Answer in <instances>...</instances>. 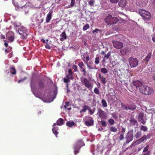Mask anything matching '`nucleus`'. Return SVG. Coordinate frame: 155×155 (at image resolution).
Instances as JSON below:
<instances>
[{"mask_svg": "<svg viewBox=\"0 0 155 155\" xmlns=\"http://www.w3.org/2000/svg\"><path fill=\"white\" fill-rule=\"evenodd\" d=\"M90 112V115H92L94 113V112H93L92 110L91 109V108L89 107L88 109V110Z\"/></svg>", "mask_w": 155, "mask_h": 155, "instance_id": "6e6d98bb", "label": "nucleus"}, {"mask_svg": "<svg viewBox=\"0 0 155 155\" xmlns=\"http://www.w3.org/2000/svg\"><path fill=\"white\" fill-rule=\"evenodd\" d=\"M130 50V49L127 47H126L124 48L120 49V52L123 55H126L129 53Z\"/></svg>", "mask_w": 155, "mask_h": 155, "instance_id": "4468645a", "label": "nucleus"}, {"mask_svg": "<svg viewBox=\"0 0 155 155\" xmlns=\"http://www.w3.org/2000/svg\"><path fill=\"white\" fill-rule=\"evenodd\" d=\"M30 85L31 89L34 88L35 87V84H34L33 79H32L31 80Z\"/></svg>", "mask_w": 155, "mask_h": 155, "instance_id": "4c0bfd02", "label": "nucleus"}, {"mask_svg": "<svg viewBox=\"0 0 155 155\" xmlns=\"http://www.w3.org/2000/svg\"><path fill=\"white\" fill-rule=\"evenodd\" d=\"M97 114L101 119H106L107 118V114L102 109L99 108L97 110Z\"/></svg>", "mask_w": 155, "mask_h": 155, "instance_id": "9d476101", "label": "nucleus"}, {"mask_svg": "<svg viewBox=\"0 0 155 155\" xmlns=\"http://www.w3.org/2000/svg\"><path fill=\"white\" fill-rule=\"evenodd\" d=\"M68 72L69 73V74L72 75L73 74V72L71 69H69L68 70Z\"/></svg>", "mask_w": 155, "mask_h": 155, "instance_id": "680f3d73", "label": "nucleus"}, {"mask_svg": "<svg viewBox=\"0 0 155 155\" xmlns=\"http://www.w3.org/2000/svg\"><path fill=\"white\" fill-rule=\"evenodd\" d=\"M89 107V106L87 105H85L83 106V109L81 110L80 112V113H81L82 112H84L86 111L87 110H88V109Z\"/></svg>", "mask_w": 155, "mask_h": 155, "instance_id": "c85d7f7f", "label": "nucleus"}, {"mask_svg": "<svg viewBox=\"0 0 155 155\" xmlns=\"http://www.w3.org/2000/svg\"><path fill=\"white\" fill-rule=\"evenodd\" d=\"M56 125V123H54L53 124V127L52 129V131L53 133L55 135L56 137H57V135H58V132L56 130L58 129V127H54V126Z\"/></svg>", "mask_w": 155, "mask_h": 155, "instance_id": "6ab92c4d", "label": "nucleus"}, {"mask_svg": "<svg viewBox=\"0 0 155 155\" xmlns=\"http://www.w3.org/2000/svg\"><path fill=\"white\" fill-rule=\"evenodd\" d=\"M53 13V12L51 10H50L49 12V13L47 15L46 18V23H48L51 19Z\"/></svg>", "mask_w": 155, "mask_h": 155, "instance_id": "dca6fc26", "label": "nucleus"}, {"mask_svg": "<svg viewBox=\"0 0 155 155\" xmlns=\"http://www.w3.org/2000/svg\"><path fill=\"white\" fill-rule=\"evenodd\" d=\"M152 39L153 41L155 42V32L153 34L152 36Z\"/></svg>", "mask_w": 155, "mask_h": 155, "instance_id": "bf43d9fd", "label": "nucleus"}, {"mask_svg": "<svg viewBox=\"0 0 155 155\" xmlns=\"http://www.w3.org/2000/svg\"><path fill=\"white\" fill-rule=\"evenodd\" d=\"M46 45H45V48L48 49H51V47L47 43H46Z\"/></svg>", "mask_w": 155, "mask_h": 155, "instance_id": "4d7b16f0", "label": "nucleus"}, {"mask_svg": "<svg viewBox=\"0 0 155 155\" xmlns=\"http://www.w3.org/2000/svg\"><path fill=\"white\" fill-rule=\"evenodd\" d=\"M85 124L86 126H91L94 124V121L92 117L86 116L85 117Z\"/></svg>", "mask_w": 155, "mask_h": 155, "instance_id": "1a4fd4ad", "label": "nucleus"}, {"mask_svg": "<svg viewBox=\"0 0 155 155\" xmlns=\"http://www.w3.org/2000/svg\"><path fill=\"white\" fill-rule=\"evenodd\" d=\"M26 79V78H23L21 79V80H18V83H19L21 82H23Z\"/></svg>", "mask_w": 155, "mask_h": 155, "instance_id": "5fc2aeb1", "label": "nucleus"}, {"mask_svg": "<svg viewBox=\"0 0 155 155\" xmlns=\"http://www.w3.org/2000/svg\"><path fill=\"white\" fill-rule=\"evenodd\" d=\"M121 131L122 133H124L125 131V128L123 127H122Z\"/></svg>", "mask_w": 155, "mask_h": 155, "instance_id": "e2e57ef3", "label": "nucleus"}, {"mask_svg": "<svg viewBox=\"0 0 155 155\" xmlns=\"http://www.w3.org/2000/svg\"><path fill=\"white\" fill-rule=\"evenodd\" d=\"M101 72L103 73L106 74L107 73L108 71L107 69L105 68H103L101 69Z\"/></svg>", "mask_w": 155, "mask_h": 155, "instance_id": "58836bf2", "label": "nucleus"}, {"mask_svg": "<svg viewBox=\"0 0 155 155\" xmlns=\"http://www.w3.org/2000/svg\"><path fill=\"white\" fill-rule=\"evenodd\" d=\"M128 110H134L136 108V106L134 104L127 105Z\"/></svg>", "mask_w": 155, "mask_h": 155, "instance_id": "393cba45", "label": "nucleus"}, {"mask_svg": "<svg viewBox=\"0 0 155 155\" xmlns=\"http://www.w3.org/2000/svg\"><path fill=\"white\" fill-rule=\"evenodd\" d=\"M6 36L7 39L8 40V42H12L14 41V35L12 31L8 32L6 33Z\"/></svg>", "mask_w": 155, "mask_h": 155, "instance_id": "9b49d317", "label": "nucleus"}, {"mask_svg": "<svg viewBox=\"0 0 155 155\" xmlns=\"http://www.w3.org/2000/svg\"><path fill=\"white\" fill-rule=\"evenodd\" d=\"M72 68L74 70L75 72H76L78 71V67L77 65H74L72 66Z\"/></svg>", "mask_w": 155, "mask_h": 155, "instance_id": "8fccbe9b", "label": "nucleus"}, {"mask_svg": "<svg viewBox=\"0 0 155 155\" xmlns=\"http://www.w3.org/2000/svg\"><path fill=\"white\" fill-rule=\"evenodd\" d=\"M110 131L115 132L117 131V128L114 127H110Z\"/></svg>", "mask_w": 155, "mask_h": 155, "instance_id": "f704fd0d", "label": "nucleus"}, {"mask_svg": "<svg viewBox=\"0 0 155 155\" xmlns=\"http://www.w3.org/2000/svg\"><path fill=\"white\" fill-rule=\"evenodd\" d=\"M113 44L114 47L117 49H120L123 47L122 43L118 41H114Z\"/></svg>", "mask_w": 155, "mask_h": 155, "instance_id": "2eb2a0df", "label": "nucleus"}, {"mask_svg": "<svg viewBox=\"0 0 155 155\" xmlns=\"http://www.w3.org/2000/svg\"><path fill=\"white\" fill-rule=\"evenodd\" d=\"M139 13L144 21L150 20L151 17L150 13L145 10L143 9L140 10Z\"/></svg>", "mask_w": 155, "mask_h": 155, "instance_id": "7ed1b4c3", "label": "nucleus"}, {"mask_svg": "<svg viewBox=\"0 0 155 155\" xmlns=\"http://www.w3.org/2000/svg\"><path fill=\"white\" fill-rule=\"evenodd\" d=\"M140 129L144 132H146L147 131L148 129L146 126L142 125L140 127Z\"/></svg>", "mask_w": 155, "mask_h": 155, "instance_id": "473e14b6", "label": "nucleus"}, {"mask_svg": "<svg viewBox=\"0 0 155 155\" xmlns=\"http://www.w3.org/2000/svg\"><path fill=\"white\" fill-rule=\"evenodd\" d=\"M60 36L61 37H62V38H61L60 39V40L61 41H64V39H65L67 38V36L65 31L63 32Z\"/></svg>", "mask_w": 155, "mask_h": 155, "instance_id": "a878e982", "label": "nucleus"}, {"mask_svg": "<svg viewBox=\"0 0 155 155\" xmlns=\"http://www.w3.org/2000/svg\"><path fill=\"white\" fill-rule=\"evenodd\" d=\"M70 74H68V75H66V78H68V79H69V80H70Z\"/></svg>", "mask_w": 155, "mask_h": 155, "instance_id": "338daca9", "label": "nucleus"}, {"mask_svg": "<svg viewBox=\"0 0 155 155\" xmlns=\"http://www.w3.org/2000/svg\"><path fill=\"white\" fill-rule=\"evenodd\" d=\"M94 2V0H91L88 2V3L91 6H93Z\"/></svg>", "mask_w": 155, "mask_h": 155, "instance_id": "3c124183", "label": "nucleus"}, {"mask_svg": "<svg viewBox=\"0 0 155 155\" xmlns=\"http://www.w3.org/2000/svg\"><path fill=\"white\" fill-rule=\"evenodd\" d=\"M67 126L69 127H71L75 125V124L73 121H68L66 124Z\"/></svg>", "mask_w": 155, "mask_h": 155, "instance_id": "cd10ccee", "label": "nucleus"}, {"mask_svg": "<svg viewBox=\"0 0 155 155\" xmlns=\"http://www.w3.org/2000/svg\"><path fill=\"white\" fill-rule=\"evenodd\" d=\"M78 65L80 68H83L84 66L85 67L82 61L79 62Z\"/></svg>", "mask_w": 155, "mask_h": 155, "instance_id": "ea45409f", "label": "nucleus"}, {"mask_svg": "<svg viewBox=\"0 0 155 155\" xmlns=\"http://www.w3.org/2000/svg\"><path fill=\"white\" fill-rule=\"evenodd\" d=\"M152 56V53L150 52L148 54L147 56L145 58V61L146 62H148Z\"/></svg>", "mask_w": 155, "mask_h": 155, "instance_id": "c756f323", "label": "nucleus"}, {"mask_svg": "<svg viewBox=\"0 0 155 155\" xmlns=\"http://www.w3.org/2000/svg\"><path fill=\"white\" fill-rule=\"evenodd\" d=\"M81 81L85 87L89 89L92 88L93 85L91 84L90 81L87 78L84 77H81Z\"/></svg>", "mask_w": 155, "mask_h": 155, "instance_id": "39448f33", "label": "nucleus"}, {"mask_svg": "<svg viewBox=\"0 0 155 155\" xmlns=\"http://www.w3.org/2000/svg\"><path fill=\"white\" fill-rule=\"evenodd\" d=\"M89 28V25L88 24H86V25H84L83 27V30L84 31H85L87 30Z\"/></svg>", "mask_w": 155, "mask_h": 155, "instance_id": "c03bdc74", "label": "nucleus"}, {"mask_svg": "<svg viewBox=\"0 0 155 155\" xmlns=\"http://www.w3.org/2000/svg\"><path fill=\"white\" fill-rule=\"evenodd\" d=\"M111 115L113 117L114 119H116L118 118V116L115 113H111Z\"/></svg>", "mask_w": 155, "mask_h": 155, "instance_id": "09e8293b", "label": "nucleus"}, {"mask_svg": "<svg viewBox=\"0 0 155 155\" xmlns=\"http://www.w3.org/2000/svg\"><path fill=\"white\" fill-rule=\"evenodd\" d=\"M106 59L104 57V58H103L102 60V62L103 63L105 62L106 61Z\"/></svg>", "mask_w": 155, "mask_h": 155, "instance_id": "774afa93", "label": "nucleus"}, {"mask_svg": "<svg viewBox=\"0 0 155 155\" xmlns=\"http://www.w3.org/2000/svg\"><path fill=\"white\" fill-rule=\"evenodd\" d=\"M124 138V136L123 134H121L119 136V139L120 140H122Z\"/></svg>", "mask_w": 155, "mask_h": 155, "instance_id": "13d9d810", "label": "nucleus"}, {"mask_svg": "<svg viewBox=\"0 0 155 155\" xmlns=\"http://www.w3.org/2000/svg\"><path fill=\"white\" fill-rule=\"evenodd\" d=\"M111 52L110 51H109L108 52L107 54H105L104 57L106 59H108L110 56Z\"/></svg>", "mask_w": 155, "mask_h": 155, "instance_id": "37998d69", "label": "nucleus"}, {"mask_svg": "<svg viewBox=\"0 0 155 155\" xmlns=\"http://www.w3.org/2000/svg\"><path fill=\"white\" fill-rule=\"evenodd\" d=\"M65 83H68L70 82V80H69L68 78H64L63 79Z\"/></svg>", "mask_w": 155, "mask_h": 155, "instance_id": "603ef678", "label": "nucleus"}, {"mask_svg": "<svg viewBox=\"0 0 155 155\" xmlns=\"http://www.w3.org/2000/svg\"><path fill=\"white\" fill-rule=\"evenodd\" d=\"M57 125L61 126L64 124V120L62 118L59 119L57 121Z\"/></svg>", "mask_w": 155, "mask_h": 155, "instance_id": "bb28decb", "label": "nucleus"}, {"mask_svg": "<svg viewBox=\"0 0 155 155\" xmlns=\"http://www.w3.org/2000/svg\"><path fill=\"white\" fill-rule=\"evenodd\" d=\"M99 57H96L95 58L94 63L96 65L98 64L99 63Z\"/></svg>", "mask_w": 155, "mask_h": 155, "instance_id": "a19ab883", "label": "nucleus"}, {"mask_svg": "<svg viewBox=\"0 0 155 155\" xmlns=\"http://www.w3.org/2000/svg\"><path fill=\"white\" fill-rule=\"evenodd\" d=\"M9 69L11 74L13 75H15L16 74V71L14 65H12V67H11L9 68Z\"/></svg>", "mask_w": 155, "mask_h": 155, "instance_id": "5701e85b", "label": "nucleus"}, {"mask_svg": "<svg viewBox=\"0 0 155 155\" xmlns=\"http://www.w3.org/2000/svg\"><path fill=\"white\" fill-rule=\"evenodd\" d=\"M120 104L121 108H122L123 109L128 110L127 105V106L125 105L123 102H120Z\"/></svg>", "mask_w": 155, "mask_h": 155, "instance_id": "2f4dec72", "label": "nucleus"}, {"mask_svg": "<svg viewBox=\"0 0 155 155\" xmlns=\"http://www.w3.org/2000/svg\"><path fill=\"white\" fill-rule=\"evenodd\" d=\"M142 135L141 132L140 131H137L135 134L134 137L136 138H138L140 137Z\"/></svg>", "mask_w": 155, "mask_h": 155, "instance_id": "7c9ffc66", "label": "nucleus"}, {"mask_svg": "<svg viewBox=\"0 0 155 155\" xmlns=\"http://www.w3.org/2000/svg\"><path fill=\"white\" fill-rule=\"evenodd\" d=\"M102 31V30L99 29L97 28L95 29L94 30H93L92 31V32L93 34H95V33H98V32L101 33Z\"/></svg>", "mask_w": 155, "mask_h": 155, "instance_id": "c9c22d12", "label": "nucleus"}, {"mask_svg": "<svg viewBox=\"0 0 155 155\" xmlns=\"http://www.w3.org/2000/svg\"><path fill=\"white\" fill-rule=\"evenodd\" d=\"M134 136L133 130H129L127 134L126 137V143H129L130 141H132L133 139Z\"/></svg>", "mask_w": 155, "mask_h": 155, "instance_id": "0eeeda50", "label": "nucleus"}, {"mask_svg": "<svg viewBox=\"0 0 155 155\" xmlns=\"http://www.w3.org/2000/svg\"><path fill=\"white\" fill-rule=\"evenodd\" d=\"M27 30L25 28H21L19 31V34L21 35L23 39H26L28 36Z\"/></svg>", "mask_w": 155, "mask_h": 155, "instance_id": "f8f14e48", "label": "nucleus"}, {"mask_svg": "<svg viewBox=\"0 0 155 155\" xmlns=\"http://www.w3.org/2000/svg\"><path fill=\"white\" fill-rule=\"evenodd\" d=\"M75 2V0H71V4L70 5V7H72L74 6Z\"/></svg>", "mask_w": 155, "mask_h": 155, "instance_id": "de8ad7c7", "label": "nucleus"}, {"mask_svg": "<svg viewBox=\"0 0 155 155\" xmlns=\"http://www.w3.org/2000/svg\"><path fill=\"white\" fill-rule=\"evenodd\" d=\"M82 71L83 72V75L84 76H86V71L85 69L84 68H83Z\"/></svg>", "mask_w": 155, "mask_h": 155, "instance_id": "864d4df0", "label": "nucleus"}, {"mask_svg": "<svg viewBox=\"0 0 155 155\" xmlns=\"http://www.w3.org/2000/svg\"><path fill=\"white\" fill-rule=\"evenodd\" d=\"M130 124L133 125H137V126L138 123L137 121L133 117L130 118Z\"/></svg>", "mask_w": 155, "mask_h": 155, "instance_id": "a211bd4d", "label": "nucleus"}, {"mask_svg": "<svg viewBox=\"0 0 155 155\" xmlns=\"http://www.w3.org/2000/svg\"><path fill=\"white\" fill-rule=\"evenodd\" d=\"M149 145H147L146 147H144L143 152V153H145L143 155H149L150 153V151H148V148L149 147Z\"/></svg>", "mask_w": 155, "mask_h": 155, "instance_id": "f3484780", "label": "nucleus"}, {"mask_svg": "<svg viewBox=\"0 0 155 155\" xmlns=\"http://www.w3.org/2000/svg\"><path fill=\"white\" fill-rule=\"evenodd\" d=\"M84 145V143L82 140H79L78 142L77 143L74 147V154L76 155L77 154L79 153L81 147Z\"/></svg>", "mask_w": 155, "mask_h": 155, "instance_id": "20e7f679", "label": "nucleus"}, {"mask_svg": "<svg viewBox=\"0 0 155 155\" xmlns=\"http://www.w3.org/2000/svg\"><path fill=\"white\" fill-rule=\"evenodd\" d=\"M101 124L103 127H106L107 125L106 122L104 120H101Z\"/></svg>", "mask_w": 155, "mask_h": 155, "instance_id": "a18cd8bd", "label": "nucleus"}, {"mask_svg": "<svg viewBox=\"0 0 155 155\" xmlns=\"http://www.w3.org/2000/svg\"><path fill=\"white\" fill-rule=\"evenodd\" d=\"M101 103H102V106L104 107H107V103L106 101L105 100L103 99L102 100Z\"/></svg>", "mask_w": 155, "mask_h": 155, "instance_id": "72a5a7b5", "label": "nucleus"}, {"mask_svg": "<svg viewBox=\"0 0 155 155\" xmlns=\"http://www.w3.org/2000/svg\"><path fill=\"white\" fill-rule=\"evenodd\" d=\"M138 119L139 121L143 124H145L146 121L144 120L143 117L142 115H139L138 116Z\"/></svg>", "mask_w": 155, "mask_h": 155, "instance_id": "412c9836", "label": "nucleus"}, {"mask_svg": "<svg viewBox=\"0 0 155 155\" xmlns=\"http://www.w3.org/2000/svg\"><path fill=\"white\" fill-rule=\"evenodd\" d=\"M94 93L98 95L100 94L99 91L97 87H96L94 88Z\"/></svg>", "mask_w": 155, "mask_h": 155, "instance_id": "79ce46f5", "label": "nucleus"}, {"mask_svg": "<svg viewBox=\"0 0 155 155\" xmlns=\"http://www.w3.org/2000/svg\"><path fill=\"white\" fill-rule=\"evenodd\" d=\"M38 89L42 90L44 89L45 86V81L43 79H38L37 81Z\"/></svg>", "mask_w": 155, "mask_h": 155, "instance_id": "6e6552de", "label": "nucleus"}, {"mask_svg": "<svg viewBox=\"0 0 155 155\" xmlns=\"http://www.w3.org/2000/svg\"><path fill=\"white\" fill-rule=\"evenodd\" d=\"M69 102H66L65 103V105L64 106V107L65 108H67L68 110H70L71 109V108H67V107H68L69 106Z\"/></svg>", "mask_w": 155, "mask_h": 155, "instance_id": "49530a36", "label": "nucleus"}, {"mask_svg": "<svg viewBox=\"0 0 155 155\" xmlns=\"http://www.w3.org/2000/svg\"><path fill=\"white\" fill-rule=\"evenodd\" d=\"M127 1L125 0H123L119 1L118 5L120 7H125L126 5Z\"/></svg>", "mask_w": 155, "mask_h": 155, "instance_id": "4be33fe9", "label": "nucleus"}, {"mask_svg": "<svg viewBox=\"0 0 155 155\" xmlns=\"http://www.w3.org/2000/svg\"><path fill=\"white\" fill-rule=\"evenodd\" d=\"M132 84L134 87H136L137 89L139 88L140 89L141 87L142 86V83L139 81H133Z\"/></svg>", "mask_w": 155, "mask_h": 155, "instance_id": "ddd939ff", "label": "nucleus"}, {"mask_svg": "<svg viewBox=\"0 0 155 155\" xmlns=\"http://www.w3.org/2000/svg\"><path fill=\"white\" fill-rule=\"evenodd\" d=\"M147 136L144 135L141 138L138 140L137 141V142L138 143H140L144 140H147Z\"/></svg>", "mask_w": 155, "mask_h": 155, "instance_id": "aec40b11", "label": "nucleus"}, {"mask_svg": "<svg viewBox=\"0 0 155 155\" xmlns=\"http://www.w3.org/2000/svg\"><path fill=\"white\" fill-rule=\"evenodd\" d=\"M41 41L43 42V43H46V42L45 41L44 39H42L41 40Z\"/></svg>", "mask_w": 155, "mask_h": 155, "instance_id": "69168bd1", "label": "nucleus"}, {"mask_svg": "<svg viewBox=\"0 0 155 155\" xmlns=\"http://www.w3.org/2000/svg\"><path fill=\"white\" fill-rule=\"evenodd\" d=\"M108 122L111 125H113L115 123V122L114 120L113 119L111 118L109 119L108 120Z\"/></svg>", "mask_w": 155, "mask_h": 155, "instance_id": "e433bc0d", "label": "nucleus"}, {"mask_svg": "<svg viewBox=\"0 0 155 155\" xmlns=\"http://www.w3.org/2000/svg\"><path fill=\"white\" fill-rule=\"evenodd\" d=\"M87 67L89 69H94V68H93V67H91V66H90V65H88L87 64Z\"/></svg>", "mask_w": 155, "mask_h": 155, "instance_id": "0e129e2a", "label": "nucleus"}, {"mask_svg": "<svg viewBox=\"0 0 155 155\" xmlns=\"http://www.w3.org/2000/svg\"><path fill=\"white\" fill-rule=\"evenodd\" d=\"M129 65L131 68L136 67L138 64V61L136 58L132 57H130L128 59Z\"/></svg>", "mask_w": 155, "mask_h": 155, "instance_id": "423d86ee", "label": "nucleus"}, {"mask_svg": "<svg viewBox=\"0 0 155 155\" xmlns=\"http://www.w3.org/2000/svg\"><path fill=\"white\" fill-rule=\"evenodd\" d=\"M140 91L143 94L147 95H150L153 92V88L147 86H142Z\"/></svg>", "mask_w": 155, "mask_h": 155, "instance_id": "f03ea898", "label": "nucleus"}, {"mask_svg": "<svg viewBox=\"0 0 155 155\" xmlns=\"http://www.w3.org/2000/svg\"><path fill=\"white\" fill-rule=\"evenodd\" d=\"M104 21L107 25H111L116 24L119 20L117 17H113L111 15L108 14L105 18Z\"/></svg>", "mask_w": 155, "mask_h": 155, "instance_id": "f257e3e1", "label": "nucleus"}, {"mask_svg": "<svg viewBox=\"0 0 155 155\" xmlns=\"http://www.w3.org/2000/svg\"><path fill=\"white\" fill-rule=\"evenodd\" d=\"M99 77L102 83L104 84H105L106 83V81L105 80V78L104 77L103 75H102L101 74H99Z\"/></svg>", "mask_w": 155, "mask_h": 155, "instance_id": "b1692460", "label": "nucleus"}, {"mask_svg": "<svg viewBox=\"0 0 155 155\" xmlns=\"http://www.w3.org/2000/svg\"><path fill=\"white\" fill-rule=\"evenodd\" d=\"M110 1L112 3H116L118 1V0H110Z\"/></svg>", "mask_w": 155, "mask_h": 155, "instance_id": "052dcab7", "label": "nucleus"}]
</instances>
